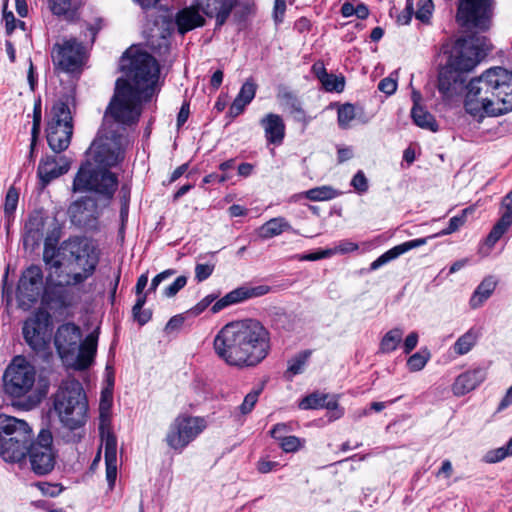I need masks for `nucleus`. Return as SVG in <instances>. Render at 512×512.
I'll return each mask as SVG.
<instances>
[{
  "label": "nucleus",
  "mask_w": 512,
  "mask_h": 512,
  "mask_svg": "<svg viewBox=\"0 0 512 512\" xmlns=\"http://www.w3.org/2000/svg\"><path fill=\"white\" fill-rule=\"evenodd\" d=\"M128 144L127 134L101 126L73 179L72 192H91L111 200L118 187V177L110 169L123 162Z\"/></svg>",
  "instance_id": "nucleus-1"
},
{
  "label": "nucleus",
  "mask_w": 512,
  "mask_h": 512,
  "mask_svg": "<svg viewBox=\"0 0 512 512\" xmlns=\"http://www.w3.org/2000/svg\"><path fill=\"white\" fill-rule=\"evenodd\" d=\"M213 347L217 356L230 366L256 367L270 353V332L256 319L232 321L217 332Z\"/></svg>",
  "instance_id": "nucleus-2"
},
{
  "label": "nucleus",
  "mask_w": 512,
  "mask_h": 512,
  "mask_svg": "<svg viewBox=\"0 0 512 512\" xmlns=\"http://www.w3.org/2000/svg\"><path fill=\"white\" fill-rule=\"evenodd\" d=\"M52 408L58 416L62 429L59 437L65 443H79L85 436L88 400L82 384L75 378L61 381L52 396Z\"/></svg>",
  "instance_id": "nucleus-3"
},
{
  "label": "nucleus",
  "mask_w": 512,
  "mask_h": 512,
  "mask_svg": "<svg viewBox=\"0 0 512 512\" xmlns=\"http://www.w3.org/2000/svg\"><path fill=\"white\" fill-rule=\"evenodd\" d=\"M96 267L48 274L42 295L43 305L55 314L68 315L81 300L79 285L94 274Z\"/></svg>",
  "instance_id": "nucleus-4"
},
{
  "label": "nucleus",
  "mask_w": 512,
  "mask_h": 512,
  "mask_svg": "<svg viewBox=\"0 0 512 512\" xmlns=\"http://www.w3.org/2000/svg\"><path fill=\"white\" fill-rule=\"evenodd\" d=\"M43 261L48 267V274L98 265L94 247L87 238L81 236L69 237L59 246L47 237L44 241Z\"/></svg>",
  "instance_id": "nucleus-5"
},
{
  "label": "nucleus",
  "mask_w": 512,
  "mask_h": 512,
  "mask_svg": "<svg viewBox=\"0 0 512 512\" xmlns=\"http://www.w3.org/2000/svg\"><path fill=\"white\" fill-rule=\"evenodd\" d=\"M150 100L135 91L129 81L117 79L114 95L103 117L102 127L127 134L126 128L139 121L142 103Z\"/></svg>",
  "instance_id": "nucleus-6"
},
{
  "label": "nucleus",
  "mask_w": 512,
  "mask_h": 512,
  "mask_svg": "<svg viewBox=\"0 0 512 512\" xmlns=\"http://www.w3.org/2000/svg\"><path fill=\"white\" fill-rule=\"evenodd\" d=\"M121 68L125 71L127 79L135 91L144 95L146 99L158 93V80L160 68L153 56L147 52L128 50L121 59Z\"/></svg>",
  "instance_id": "nucleus-7"
},
{
  "label": "nucleus",
  "mask_w": 512,
  "mask_h": 512,
  "mask_svg": "<svg viewBox=\"0 0 512 512\" xmlns=\"http://www.w3.org/2000/svg\"><path fill=\"white\" fill-rule=\"evenodd\" d=\"M497 80L496 67H493L468 83L464 101V108L468 114L478 119H482L486 115L501 114L496 96Z\"/></svg>",
  "instance_id": "nucleus-8"
},
{
  "label": "nucleus",
  "mask_w": 512,
  "mask_h": 512,
  "mask_svg": "<svg viewBox=\"0 0 512 512\" xmlns=\"http://www.w3.org/2000/svg\"><path fill=\"white\" fill-rule=\"evenodd\" d=\"M33 436V430L26 421L0 414V457L5 462L25 461Z\"/></svg>",
  "instance_id": "nucleus-9"
},
{
  "label": "nucleus",
  "mask_w": 512,
  "mask_h": 512,
  "mask_svg": "<svg viewBox=\"0 0 512 512\" xmlns=\"http://www.w3.org/2000/svg\"><path fill=\"white\" fill-rule=\"evenodd\" d=\"M73 135V118L70 108L63 101L56 102L50 111L46 127L48 146L55 153L65 151Z\"/></svg>",
  "instance_id": "nucleus-10"
},
{
  "label": "nucleus",
  "mask_w": 512,
  "mask_h": 512,
  "mask_svg": "<svg viewBox=\"0 0 512 512\" xmlns=\"http://www.w3.org/2000/svg\"><path fill=\"white\" fill-rule=\"evenodd\" d=\"M490 49L491 44L486 37L472 36L459 40L446 65L465 75L479 64Z\"/></svg>",
  "instance_id": "nucleus-11"
},
{
  "label": "nucleus",
  "mask_w": 512,
  "mask_h": 512,
  "mask_svg": "<svg viewBox=\"0 0 512 512\" xmlns=\"http://www.w3.org/2000/svg\"><path fill=\"white\" fill-rule=\"evenodd\" d=\"M36 369L22 356H16L3 374V389L12 398L26 396L34 387Z\"/></svg>",
  "instance_id": "nucleus-12"
},
{
  "label": "nucleus",
  "mask_w": 512,
  "mask_h": 512,
  "mask_svg": "<svg viewBox=\"0 0 512 512\" xmlns=\"http://www.w3.org/2000/svg\"><path fill=\"white\" fill-rule=\"evenodd\" d=\"M26 459L29 460L30 469L38 476L51 473L56 464L57 451L53 445V435L49 428H42L33 437L27 447Z\"/></svg>",
  "instance_id": "nucleus-13"
},
{
  "label": "nucleus",
  "mask_w": 512,
  "mask_h": 512,
  "mask_svg": "<svg viewBox=\"0 0 512 512\" xmlns=\"http://www.w3.org/2000/svg\"><path fill=\"white\" fill-rule=\"evenodd\" d=\"M207 427V421L200 416L181 414L169 425L165 436L166 444L181 453Z\"/></svg>",
  "instance_id": "nucleus-14"
},
{
  "label": "nucleus",
  "mask_w": 512,
  "mask_h": 512,
  "mask_svg": "<svg viewBox=\"0 0 512 512\" xmlns=\"http://www.w3.org/2000/svg\"><path fill=\"white\" fill-rule=\"evenodd\" d=\"M472 212H473L472 207L465 208L461 211V213L459 215L452 217L449 220L448 227L443 229L439 233H437L433 236L425 237V238L413 239V240H410V241H407V242H404V243L394 246L393 248H391L388 251H386L385 253H383L380 257H378L376 260H374L371 263V266H370L371 270H377L381 266L398 258L402 254H404L412 249H415V248L425 245L429 239H432L437 236H445V235L454 233L455 231H457L460 227H462L465 224L467 215Z\"/></svg>",
  "instance_id": "nucleus-15"
},
{
  "label": "nucleus",
  "mask_w": 512,
  "mask_h": 512,
  "mask_svg": "<svg viewBox=\"0 0 512 512\" xmlns=\"http://www.w3.org/2000/svg\"><path fill=\"white\" fill-rule=\"evenodd\" d=\"M45 283L43 271L38 265L26 268L17 286V300L23 309L30 308L44 293Z\"/></svg>",
  "instance_id": "nucleus-16"
},
{
  "label": "nucleus",
  "mask_w": 512,
  "mask_h": 512,
  "mask_svg": "<svg viewBox=\"0 0 512 512\" xmlns=\"http://www.w3.org/2000/svg\"><path fill=\"white\" fill-rule=\"evenodd\" d=\"M457 20L462 26L485 31L491 24V0H462Z\"/></svg>",
  "instance_id": "nucleus-17"
},
{
  "label": "nucleus",
  "mask_w": 512,
  "mask_h": 512,
  "mask_svg": "<svg viewBox=\"0 0 512 512\" xmlns=\"http://www.w3.org/2000/svg\"><path fill=\"white\" fill-rule=\"evenodd\" d=\"M25 342L34 350H43L51 337V319L48 312L37 311L23 324Z\"/></svg>",
  "instance_id": "nucleus-18"
},
{
  "label": "nucleus",
  "mask_w": 512,
  "mask_h": 512,
  "mask_svg": "<svg viewBox=\"0 0 512 512\" xmlns=\"http://www.w3.org/2000/svg\"><path fill=\"white\" fill-rule=\"evenodd\" d=\"M84 57V46L76 38L55 43L51 51L53 64L65 72H73L78 69Z\"/></svg>",
  "instance_id": "nucleus-19"
},
{
  "label": "nucleus",
  "mask_w": 512,
  "mask_h": 512,
  "mask_svg": "<svg viewBox=\"0 0 512 512\" xmlns=\"http://www.w3.org/2000/svg\"><path fill=\"white\" fill-rule=\"evenodd\" d=\"M67 215L72 225L81 229H94L99 215L97 202L89 196L80 197L69 205Z\"/></svg>",
  "instance_id": "nucleus-20"
},
{
  "label": "nucleus",
  "mask_w": 512,
  "mask_h": 512,
  "mask_svg": "<svg viewBox=\"0 0 512 512\" xmlns=\"http://www.w3.org/2000/svg\"><path fill=\"white\" fill-rule=\"evenodd\" d=\"M271 288L267 285H259V286H241L238 287L229 293H227L225 296H223L221 299L216 301L212 307L211 311L212 313H218L224 308L238 304L241 302H244L248 299L260 297L263 295H266L269 293Z\"/></svg>",
  "instance_id": "nucleus-21"
},
{
  "label": "nucleus",
  "mask_w": 512,
  "mask_h": 512,
  "mask_svg": "<svg viewBox=\"0 0 512 512\" xmlns=\"http://www.w3.org/2000/svg\"><path fill=\"white\" fill-rule=\"evenodd\" d=\"M81 336L80 328L74 323H65L59 326L54 337V344L58 353L62 357L74 353L80 343Z\"/></svg>",
  "instance_id": "nucleus-22"
},
{
  "label": "nucleus",
  "mask_w": 512,
  "mask_h": 512,
  "mask_svg": "<svg viewBox=\"0 0 512 512\" xmlns=\"http://www.w3.org/2000/svg\"><path fill=\"white\" fill-rule=\"evenodd\" d=\"M199 11L208 18H214L216 27H221L236 6V0H195Z\"/></svg>",
  "instance_id": "nucleus-23"
},
{
  "label": "nucleus",
  "mask_w": 512,
  "mask_h": 512,
  "mask_svg": "<svg viewBox=\"0 0 512 512\" xmlns=\"http://www.w3.org/2000/svg\"><path fill=\"white\" fill-rule=\"evenodd\" d=\"M63 163L59 165L54 156H47L39 162L37 176L42 188L46 187L52 180L64 175L69 170V162L65 158L60 159Z\"/></svg>",
  "instance_id": "nucleus-24"
},
{
  "label": "nucleus",
  "mask_w": 512,
  "mask_h": 512,
  "mask_svg": "<svg viewBox=\"0 0 512 512\" xmlns=\"http://www.w3.org/2000/svg\"><path fill=\"white\" fill-rule=\"evenodd\" d=\"M465 81V75L445 65L439 72L438 90L445 97L449 98L462 90Z\"/></svg>",
  "instance_id": "nucleus-25"
},
{
  "label": "nucleus",
  "mask_w": 512,
  "mask_h": 512,
  "mask_svg": "<svg viewBox=\"0 0 512 512\" xmlns=\"http://www.w3.org/2000/svg\"><path fill=\"white\" fill-rule=\"evenodd\" d=\"M496 96L501 114L512 111V72L502 67H496Z\"/></svg>",
  "instance_id": "nucleus-26"
},
{
  "label": "nucleus",
  "mask_w": 512,
  "mask_h": 512,
  "mask_svg": "<svg viewBox=\"0 0 512 512\" xmlns=\"http://www.w3.org/2000/svg\"><path fill=\"white\" fill-rule=\"evenodd\" d=\"M177 30L181 35L198 28L206 23L204 16L194 1L190 6L180 9L175 15Z\"/></svg>",
  "instance_id": "nucleus-27"
},
{
  "label": "nucleus",
  "mask_w": 512,
  "mask_h": 512,
  "mask_svg": "<svg viewBox=\"0 0 512 512\" xmlns=\"http://www.w3.org/2000/svg\"><path fill=\"white\" fill-rule=\"evenodd\" d=\"M45 218L40 212H33L29 215L23 235V245L25 248L34 249L44 238Z\"/></svg>",
  "instance_id": "nucleus-28"
},
{
  "label": "nucleus",
  "mask_w": 512,
  "mask_h": 512,
  "mask_svg": "<svg viewBox=\"0 0 512 512\" xmlns=\"http://www.w3.org/2000/svg\"><path fill=\"white\" fill-rule=\"evenodd\" d=\"M487 376L484 368L468 370L460 374L452 385L455 396H463L479 386Z\"/></svg>",
  "instance_id": "nucleus-29"
},
{
  "label": "nucleus",
  "mask_w": 512,
  "mask_h": 512,
  "mask_svg": "<svg viewBox=\"0 0 512 512\" xmlns=\"http://www.w3.org/2000/svg\"><path fill=\"white\" fill-rule=\"evenodd\" d=\"M98 329L91 332L77 346L78 354L75 360V367L78 370L87 369L94 361L97 352Z\"/></svg>",
  "instance_id": "nucleus-30"
},
{
  "label": "nucleus",
  "mask_w": 512,
  "mask_h": 512,
  "mask_svg": "<svg viewBox=\"0 0 512 512\" xmlns=\"http://www.w3.org/2000/svg\"><path fill=\"white\" fill-rule=\"evenodd\" d=\"M268 143L279 145L285 136V124L278 114L269 113L260 120Z\"/></svg>",
  "instance_id": "nucleus-31"
},
{
  "label": "nucleus",
  "mask_w": 512,
  "mask_h": 512,
  "mask_svg": "<svg viewBox=\"0 0 512 512\" xmlns=\"http://www.w3.org/2000/svg\"><path fill=\"white\" fill-rule=\"evenodd\" d=\"M106 480L112 489L117 478V440L116 437L107 433L104 440Z\"/></svg>",
  "instance_id": "nucleus-32"
},
{
  "label": "nucleus",
  "mask_w": 512,
  "mask_h": 512,
  "mask_svg": "<svg viewBox=\"0 0 512 512\" xmlns=\"http://www.w3.org/2000/svg\"><path fill=\"white\" fill-rule=\"evenodd\" d=\"M277 98L284 111L293 115L297 120L304 118L305 113L302 109L301 102L295 94L289 91H282L278 93Z\"/></svg>",
  "instance_id": "nucleus-33"
},
{
  "label": "nucleus",
  "mask_w": 512,
  "mask_h": 512,
  "mask_svg": "<svg viewBox=\"0 0 512 512\" xmlns=\"http://www.w3.org/2000/svg\"><path fill=\"white\" fill-rule=\"evenodd\" d=\"M481 336L479 328L472 327L463 335H461L453 345L455 354L462 356L467 354L476 345L478 339Z\"/></svg>",
  "instance_id": "nucleus-34"
},
{
  "label": "nucleus",
  "mask_w": 512,
  "mask_h": 512,
  "mask_svg": "<svg viewBox=\"0 0 512 512\" xmlns=\"http://www.w3.org/2000/svg\"><path fill=\"white\" fill-rule=\"evenodd\" d=\"M311 354V350H304L289 359L284 377L287 380H292L296 375L303 373Z\"/></svg>",
  "instance_id": "nucleus-35"
},
{
  "label": "nucleus",
  "mask_w": 512,
  "mask_h": 512,
  "mask_svg": "<svg viewBox=\"0 0 512 512\" xmlns=\"http://www.w3.org/2000/svg\"><path fill=\"white\" fill-rule=\"evenodd\" d=\"M496 288V281L492 277L485 278L476 288L470 298V306L479 308L491 296Z\"/></svg>",
  "instance_id": "nucleus-36"
},
{
  "label": "nucleus",
  "mask_w": 512,
  "mask_h": 512,
  "mask_svg": "<svg viewBox=\"0 0 512 512\" xmlns=\"http://www.w3.org/2000/svg\"><path fill=\"white\" fill-rule=\"evenodd\" d=\"M290 229L291 226L285 218L277 217L270 219L260 227V236L264 239H269Z\"/></svg>",
  "instance_id": "nucleus-37"
},
{
  "label": "nucleus",
  "mask_w": 512,
  "mask_h": 512,
  "mask_svg": "<svg viewBox=\"0 0 512 512\" xmlns=\"http://www.w3.org/2000/svg\"><path fill=\"white\" fill-rule=\"evenodd\" d=\"M338 398V395H322V410H325L324 417L328 422L340 419L344 415V408L339 405Z\"/></svg>",
  "instance_id": "nucleus-38"
},
{
  "label": "nucleus",
  "mask_w": 512,
  "mask_h": 512,
  "mask_svg": "<svg viewBox=\"0 0 512 512\" xmlns=\"http://www.w3.org/2000/svg\"><path fill=\"white\" fill-rule=\"evenodd\" d=\"M411 117L414 123L423 129H427L430 131H437L438 125L431 113L425 110L422 106L412 107Z\"/></svg>",
  "instance_id": "nucleus-39"
},
{
  "label": "nucleus",
  "mask_w": 512,
  "mask_h": 512,
  "mask_svg": "<svg viewBox=\"0 0 512 512\" xmlns=\"http://www.w3.org/2000/svg\"><path fill=\"white\" fill-rule=\"evenodd\" d=\"M404 331L401 328H393L382 337L379 345V351L383 354H389L397 349L402 341Z\"/></svg>",
  "instance_id": "nucleus-40"
},
{
  "label": "nucleus",
  "mask_w": 512,
  "mask_h": 512,
  "mask_svg": "<svg viewBox=\"0 0 512 512\" xmlns=\"http://www.w3.org/2000/svg\"><path fill=\"white\" fill-rule=\"evenodd\" d=\"M512 224L511 213H503L486 238V244L494 246Z\"/></svg>",
  "instance_id": "nucleus-41"
},
{
  "label": "nucleus",
  "mask_w": 512,
  "mask_h": 512,
  "mask_svg": "<svg viewBox=\"0 0 512 512\" xmlns=\"http://www.w3.org/2000/svg\"><path fill=\"white\" fill-rule=\"evenodd\" d=\"M345 83V77L343 75L328 73L326 69L322 67V89L327 92L341 93L345 88Z\"/></svg>",
  "instance_id": "nucleus-42"
},
{
  "label": "nucleus",
  "mask_w": 512,
  "mask_h": 512,
  "mask_svg": "<svg viewBox=\"0 0 512 512\" xmlns=\"http://www.w3.org/2000/svg\"><path fill=\"white\" fill-rule=\"evenodd\" d=\"M40 124H41V104L40 102L36 103L33 111V126L31 131V144H30V154L29 157L33 158L34 150L37 143V138L40 132Z\"/></svg>",
  "instance_id": "nucleus-43"
},
{
  "label": "nucleus",
  "mask_w": 512,
  "mask_h": 512,
  "mask_svg": "<svg viewBox=\"0 0 512 512\" xmlns=\"http://www.w3.org/2000/svg\"><path fill=\"white\" fill-rule=\"evenodd\" d=\"M430 359V353L427 350L416 352L407 360V367L411 372L422 370Z\"/></svg>",
  "instance_id": "nucleus-44"
},
{
  "label": "nucleus",
  "mask_w": 512,
  "mask_h": 512,
  "mask_svg": "<svg viewBox=\"0 0 512 512\" xmlns=\"http://www.w3.org/2000/svg\"><path fill=\"white\" fill-rule=\"evenodd\" d=\"M18 201L19 192L14 186H11L6 193L4 202V213L6 216L10 217L14 214L18 205Z\"/></svg>",
  "instance_id": "nucleus-45"
},
{
  "label": "nucleus",
  "mask_w": 512,
  "mask_h": 512,
  "mask_svg": "<svg viewBox=\"0 0 512 512\" xmlns=\"http://www.w3.org/2000/svg\"><path fill=\"white\" fill-rule=\"evenodd\" d=\"M354 118L355 109L352 104L346 103L338 108V123L340 127L347 128Z\"/></svg>",
  "instance_id": "nucleus-46"
},
{
  "label": "nucleus",
  "mask_w": 512,
  "mask_h": 512,
  "mask_svg": "<svg viewBox=\"0 0 512 512\" xmlns=\"http://www.w3.org/2000/svg\"><path fill=\"white\" fill-rule=\"evenodd\" d=\"M434 5L432 0H418L417 11L415 17L423 23H427L430 20Z\"/></svg>",
  "instance_id": "nucleus-47"
},
{
  "label": "nucleus",
  "mask_w": 512,
  "mask_h": 512,
  "mask_svg": "<svg viewBox=\"0 0 512 512\" xmlns=\"http://www.w3.org/2000/svg\"><path fill=\"white\" fill-rule=\"evenodd\" d=\"M51 12L54 15H66L74 7V0H48Z\"/></svg>",
  "instance_id": "nucleus-48"
},
{
  "label": "nucleus",
  "mask_w": 512,
  "mask_h": 512,
  "mask_svg": "<svg viewBox=\"0 0 512 512\" xmlns=\"http://www.w3.org/2000/svg\"><path fill=\"white\" fill-rule=\"evenodd\" d=\"M261 392L262 388H259L251 391L245 396L243 403L239 407L242 414H248L253 410Z\"/></svg>",
  "instance_id": "nucleus-49"
},
{
  "label": "nucleus",
  "mask_w": 512,
  "mask_h": 512,
  "mask_svg": "<svg viewBox=\"0 0 512 512\" xmlns=\"http://www.w3.org/2000/svg\"><path fill=\"white\" fill-rule=\"evenodd\" d=\"M256 89V84L251 80H247L240 88V91L236 97L249 104L255 97Z\"/></svg>",
  "instance_id": "nucleus-50"
},
{
  "label": "nucleus",
  "mask_w": 512,
  "mask_h": 512,
  "mask_svg": "<svg viewBox=\"0 0 512 512\" xmlns=\"http://www.w3.org/2000/svg\"><path fill=\"white\" fill-rule=\"evenodd\" d=\"M352 187L359 193L363 194L368 191V180L362 170H359L351 180Z\"/></svg>",
  "instance_id": "nucleus-51"
},
{
  "label": "nucleus",
  "mask_w": 512,
  "mask_h": 512,
  "mask_svg": "<svg viewBox=\"0 0 512 512\" xmlns=\"http://www.w3.org/2000/svg\"><path fill=\"white\" fill-rule=\"evenodd\" d=\"M187 284V277L186 276H178L173 283L168 285L164 291V296L171 298L175 296L182 288L185 287Z\"/></svg>",
  "instance_id": "nucleus-52"
},
{
  "label": "nucleus",
  "mask_w": 512,
  "mask_h": 512,
  "mask_svg": "<svg viewBox=\"0 0 512 512\" xmlns=\"http://www.w3.org/2000/svg\"><path fill=\"white\" fill-rule=\"evenodd\" d=\"M217 295L209 294L189 310V313L197 316L205 311L216 299Z\"/></svg>",
  "instance_id": "nucleus-53"
},
{
  "label": "nucleus",
  "mask_w": 512,
  "mask_h": 512,
  "mask_svg": "<svg viewBox=\"0 0 512 512\" xmlns=\"http://www.w3.org/2000/svg\"><path fill=\"white\" fill-rule=\"evenodd\" d=\"M214 268L213 264H197L195 266V279L198 282L205 281L212 275Z\"/></svg>",
  "instance_id": "nucleus-54"
},
{
  "label": "nucleus",
  "mask_w": 512,
  "mask_h": 512,
  "mask_svg": "<svg viewBox=\"0 0 512 512\" xmlns=\"http://www.w3.org/2000/svg\"><path fill=\"white\" fill-rule=\"evenodd\" d=\"M280 446L285 452H295L300 447V439L296 436H284L280 440Z\"/></svg>",
  "instance_id": "nucleus-55"
},
{
  "label": "nucleus",
  "mask_w": 512,
  "mask_h": 512,
  "mask_svg": "<svg viewBox=\"0 0 512 512\" xmlns=\"http://www.w3.org/2000/svg\"><path fill=\"white\" fill-rule=\"evenodd\" d=\"M299 407L303 410L318 409L320 407V396L317 393H312L304 397L300 401Z\"/></svg>",
  "instance_id": "nucleus-56"
},
{
  "label": "nucleus",
  "mask_w": 512,
  "mask_h": 512,
  "mask_svg": "<svg viewBox=\"0 0 512 512\" xmlns=\"http://www.w3.org/2000/svg\"><path fill=\"white\" fill-rule=\"evenodd\" d=\"M176 273L174 269H167L159 274H157L151 281L150 287L147 290V293L155 292L157 287L164 281L173 276Z\"/></svg>",
  "instance_id": "nucleus-57"
},
{
  "label": "nucleus",
  "mask_w": 512,
  "mask_h": 512,
  "mask_svg": "<svg viewBox=\"0 0 512 512\" xmlns=\"http://www.w3.org/2000/svg\"><path fill=\"white\" fill-rule=\"evenodd\" d=\"M358 248V246L352 242H345L343 244H340L338 247H335L334 249H322V259L331 256L332 254L336 252L341 253H347L354 251Z\"/></svg>",
  "instance_id": "nucleus-58"
},
{
  "label": "nucleus",
  "mask_w": 512,
  "mask_h": 512,
  "mask_svg": "<svg viewBox=\"0 0 512 512\" xmlns=\"http://www.w3.org/2000/svg\"><path fill=\"white\" fill-rule=\"evenodd\" d=\"M286 11V0H275L273 8V19L276 24L283 22Z\"/></svg>",
  "instance_id": "nucleus-59"
},
{
  "label": "nucleus",
  "mask_w": 512,
  "mask_h": 512,
  "mask_svg": "<svg viewBox=\"0 0 512 512\" xmlns=\"http://www.w3.org/2000/svg\"><path fill=\"white\" fill-rule=\"evenodd\" d=\"M3 19L5 20L6 32L11 34L16 28V18L11 11H7V2L3 7Z\"/></svg>",
  "instance_id": "nucleus-60"
},
{
  "label": "nucleus",
  "mask_w": 512,
  "mask_h": 512,
  "mask_svg": "<svg viewBox=\"0 0 512 512\" xmlns=\"http://www.w3.org/2000/svg\"><path fill=\"white\" fill-rule=\"evenodd\" d=\"M378 89L387 95H392L397 89V82L390 77L384 78L379 82Z\"/></svg>",
  "instance_id": "nucleus-61"
},
{
  "label": "nucleus",
  "mask_w": 512,
  "mask_h": 512,
  "mask_svg": "<svg viewBox=\"0 0 512 512\" xmlns=\"http://www.w3.org/2000/svg\"><path fill=\"white\" fill-rule=\"evenodd\" d=\"M247 105L248 104L245 101H243L240 98L236 97L234 99V101L232 102L230 108H229L228 115L231 118H235V117L239 116L240 114L243 113V111L245 110V107Z\"/></svg>",
  "instance_id": "nucleus-62"
},
{
  "label": "nucleus",
  "mask_w": 512,
  "mask_h": 512,
  "mask_svg": "<svg viewBox=\"0 0 512 512\" xmlns=\"http://www.w3.org/2000/svg\"><path fill=\"white\" fill-rule=\"evenodd\" d=\"M39 488L43 495L50 497H56L62 491V489L57 484L40 483Z\"/></svg>",
  "instance_id": "nucleus-63"
},
{
  "label": "nucleus",
  "mask_w": 512,
  "mask_h": 512,
  "mask_svg": "<svg viewBox=\"0 0 512 512\" xmlns=\"http://www.w3.org/2000/svg\"><path fill=\"white\" fill-rule=\"evenodd\" d=\"M133 318L139 325H145L152 317V312L149 309H140L139 311H132Z\"/></svg>",
  "instance_id": "nucleus-64"
}]
</instances>
